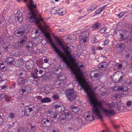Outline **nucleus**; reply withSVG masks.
I'll list each match as a JSON object with an SVG mask.
<instances>
[{
    "label": "nucleus",
    "instance_id": "2",
    "mask_svg": "<svg viewBox=\"0 0 132 132\" xmlns=\"http://www.w3.org/2000/svg\"><path fill=\"white\" fill-rule=\"evenodd\" d=\"M31 13L29 14L27 16L28 20L31 22L34 21L37 26L38 27V29H36L35 31V33L37 34L39 32H41L43 31H40L39 30L40 28H43V26L41 25V23L43 21V19L41 18H37L35 12H32V9H31Z\"/></svg>",
    "mask_w": 132,
    "mask_h": 132
},
{
    "label": "nucleus",
    "instance_id": "1",
    "mask_svg": "<svg viewBox=\"0 0 132 132\" xmlns=\"http://www.w3.org/2000/svg\"><path fill=\"white\" fill-rule=\"evenodd\" d=\"M56 41L58 45L63 48L65 53L67 55V57L65 56V61L61 59L70 68L71 73L75 76V81L78 82L79 85L83 88L87 95H95L94 92L91 90L88 83L82 77V73L80 69L77 65H74L75 60L70 54L72 51L69 49V47L66 46L64 47L61 42L58 39H56Z\"/></svg>",
    "mask_w": 132,
    "mask_h": 132
},
{
    "label": "nucleus",
    "instance_id": "7",
    "mask_svg": "<svg viewBox=\"0 0 132 132\" xmlns=\"http://www.w3.org/2000/svg\"><path fill=\"white\" fill-rule=\"evenodd\" d=\"M89 36V33L87 31H84L82 32V35L80 37V43H86L87 38Z\"/></svg>",
    "mask_w": 132,
    "mask_h": 132
},
{
    "label": "nucleus",
    "instance_id": "52",
    "mask_svg": "<svg viewBox=\"0 0 132 132\" xmlns=\"http://www.w3.org/2000/svg\"><path fill=\"white\" fill-rule=\"evenodd\" d=\"M3 48H4V50H5L7 51H9V50H10V48L8 47L7 46H6L5 45H3Z\"/></svg>",
    "mask_w": 132,
    "mask_h": 132
},
{
    "label": "nucleus",
    "instance_id": "58",
    "mask_svg": "<svg viewBox=\"0 0 132 132\" xmlns=\"http://www.w3.org/2000/svg\"><path fill=\"white\" fill-rule=\"evenodd\" d=\"M91 8V9H92V10H94L97 7V6L96 5H93L90 6Z\"/></svg>",
    "mask_w": 132,
    "mask_h": 132
},
{
    "label": "nucleus",
    "instance_id": "31",
    "mask_svg": "<svg viewBox=\"0 0 132 132\" xmlns=\"http://www.w3.org/2000/svg\"><path fill=\"white\" fill-rule=\"evenodd\" d=\"M106 5H104L103 6L97 10L95 12L96 14H98L100 13L105 7Z\"/></svg>",
    "mask_w": 132,
    "mask_h": 132
},
{
    "label": "nucleus",
    "instance_id": "16",
    "mask_svg": "<svg viewBox=\"0 0 132 132\" xmlns=\"http://www.w3.org/2000/svg\"><path fill=\"white\" fill-rule=\"evenodd\" d=\"M27 40L26 36H24L21 38L20 39L17 43V45L19 47H21L25 43Z\"/></svg>",
    "mask_w": 132,
    "mask_h": 132
},
{
    "label": "nucleus",
    "instance_id": "27",
    "mask_svg": "<svg viewBox=\"0 0 132 132\" xmlns=\"http://www.w3.org/2000/svg\"><path fill=\"white\" fill-rule=\"evenodd\" d=\"M59 11L58 13L60 15H64L67 13V12L63 8L59 9Z\"/></svg>",
    "mask_w": 132,
    "mask_h": 132
},
{
    "label": "nucleus",
    "instance_id": "9",
    "mask_svg": "<svg viewBox=\"0 0 132 132\" xmlns=\"http://www.w3.org/2000/svg\"><path fill=\"white\" fill-rule=\"evenodd\" d=\"M125 45L124 43H120L117 44L116 46L117 52L118 53H120L124 50Z\"/></svg>",
    "mask_w": 132,
    "mask_h": 132
},
{
    "label": "nucleus",
    "instance_id": "13",
    "mask_svg": "<svg viewBox=\"0 0 132 132\" xmlns=\"http://www.w3.org/2000/svg\"><path fill=\"white\" fill-rule=\"evenodd\" d=\"M54 107L55 110L59 112H61L62 111H64L65 109V107L61 103L55 105Z\"/></svg>",
    "mask_w": 132,
    "mask_h": 132
},
{
    "label": "nucleus",
    "instance_id": "15",
    "mask_svg": "<svg viewBox=\"0 0 132 132\" xmlns=\"http://www.w3.org/2000/svg\"><path fill=\"white\" fill-rule=\"evenodd\" d=\"M51 121L46 118H44L42 121V126L44 127H47L51 126Z\"/></svg>",
    "mask_w": 132,
    "mask_h": 132
},
{
    "label": "nucleus",
    "instance_id": "17",
    "mask_svg": "<svg viewBox=\"0 0 132 132\" xmlns=\"http://www.w3.org/2000/svg\"><path fill=\"white\" fill-rule=\"evenodd\" d=\"M46 114L47 116L54 118H56L58 114L56 112H53L52 110L47 111Z\"/></svg>",
    "mask_w": 132,
    "mask_h": 132
},
{
    "label": "nucleus",
    "instance_id": "43",
    "mask_svg": "<svg viewBox=\"0 0 132 132\" xmlns=\"http://www.w3.org/2000/svg\"><path fill=\"white\" fill-rule=\"evenodd\" d=\"M9 118L12 119L15 117V115L13 113H10L8 116Z\"/></svg>",
    "mask_w": 132,
    "mask_h": 132
},
{
    "label": "nucleus",
    "instance_id": "54",
    "mask_svg": "<svg viewBox=\"0 0 132 132\" xmlns=\"http://www.w3.org/2000/svg\"><path fill=\"white\" fill-rule=\"evenodd\" d=\"M132 104V102L130 101H128L126 103V105L127 107L130 106Z\"/></svg>",
    "mask_w": 132,
    "mask_h": 132
},
{
    "label": "nucleus",
    "instance_id": "47",
    "mask_svg": "<svg viewBox=\"0 0 132 132\" xmlns=\"http://www.w3.org/2000/svg\"><path fill=\"white\" fill-rule=\"evenodd\" d=\"M126 13V12H122L118 14V16L119 18H121L125 14V13Z\"/></svg>",
    "mask_w": 132,
    "mask_h": 132
},
{
    "label": "nucleus",
    "instance_id": "57",
    "mask_svg": "<svg viewBox=\"0 0 132 132\" xmlns=\"http://www.w3.org/2000/svg\"><path fill=\"white\" fill-rule=\"evenodd\" d=\"M31 76L32 77L35 79H37L38 77V76H35L33 73L31 74Z\"/></svg>",
    "mask_w": 132,
    "mask_h": 132
},
{
    "label": "nucleus",
    "instance_id": "23",
    "mask_svg": "<svg viewBox=\"0 0 132 132\" xmlns=\"http://www.w3.org/2000/svg\"><path fill=\"white\" fill-rule=\"evenodd\" d=\"M117 107L118 110L123 112H126L128 110L126 106H123V104H121V105L117 106Z\"/></svg>",
    "mask_w": 132,
    "mask_h": 132
},
{
    "label": "nucleus",
    "instance_id": "35",
    "mask_svg": "<svg viewBox=\"0 0 132 132\" xmlns=\"http://www.w3.org/2000/svg\"><path fill=\"white\" fill-rule=\"evenodd\" d=\"M72 111L75 113H77L79 111V108L78 107L74 106L72 108Z\"/></svg>",
    "mask_w": 132,
    "mask_h": 132
},
{
    "label": "nucleus",
    "instance_id": "45",
    "mask_svg": "<svg viewBox=\"0 0 132 132\" xmlns=\"http://www.w3.org/2000/svg\"><path fill=\"white\" fill-rule=\"evenodd\" d=\"M61 72V70L59 69H56L55 71L54 72V73L56 75H59Z\"/></svg>",
    "mask_w": 132,
    "mask_h": 132
},
{
    "label": "nucleus",
    "instance_id": "50",
    "mask_svg": "<svg viewBox=\"0 0 132 132\" xmlns=\"http://www.w3.org/2000/svg\"><path fill=\"white\" fill-rule=\"evenodd\" d=\"M52 97L54 100H57L59 99V97L57 94L54 95L52 96Z\"/></svg>",
    "mask_w": 132,
    "mask_h": 132
},
{
    "label": "nucleus",
    "instance_id": "14",
    "mask_svg": "<svg viewBox=\"0 0 132 132\" xmlns=\"http://www.w3.org/2000/svg\"><path fill=\"white\" fill-rule=\"evenodd\" d=\"M34 64L33 61L31 60H29L26 62L25 65L27 69L30 71L33 68Z\"/></svg>",
    "mask_w": 132,
    "mask_h": 132
},
{
    "label": "nucleus",
    "instance_id": "53",
    "mask_svg": "<svg viewBox=\"0 0 132 132\" xmlns=\"http://www.w3.org/2000/svg\"><path fill=\"white\" fill-rule=\"evenodd\" d=\"M112 89L114 91H118V86H113Z\"/></svg>",
    "mask_w": 132,
    "mask_h": 132
},
{
    "label": "nucleus",
    "instance_id": "33",
    "mask_svg": "<svg viewBox=\"0 0 132 132\" xmlns=\"http://www.w3.org/2000/svg\"><path fill=\"white\" fill-rule=\"evenodd\" d=\"M122 67V65L121 64L117 63L114 67V69L117 70L121 69Z\"/></svg>",
    "mask_w": 132,
    "mask_h": 132
},
{
    "label": "nucleus",
    "instance_id": "18",
    "mask_svg": "<svg viewBox=\"0 0 132 132\" xmlns=\"http://www.w3.org/2000/svg\"><path fill=\"white\" fill-rule=\"evenodd\" d=\"M88 113L89 114L85 118L86 120L88 121H92L94 119V117L93 114L90 113V112H88Z\"/></svg>",
    "mask_w": 132,
    "mask_h": 132
},
{
    "label": "nucleus",
    "instance_id": "28",
    "mask_svg": "<svg viewBox=\"0 0 132 132\" xmlns=\"http://www.w3.org/2000/svg\"><path fill=\"white\" fill-rule=\"evenodd\" d=\"M40 102L42 103H45L47 102H50L51 101L50 98L48 97H45L42 99Z\"/></svg>",
    "mask_w": 132,
    "mask_h": 132
},
{
    "label": "nucleus",
    "instance_id": "37",
    "mask_svg": "<svg viewBox=\"0 0 132 132\" xmlns=\"http://www.w3.org/2000/svg\"><path fill=\"white\" fill-rule=\"evenodd\" d=\"M119 103L117 102L116 103H114L112 102L111 104H109V107L110 108H112L114 107H115V105H119Z\"/></svg>",
    "mask_w": 132,
    "mask_h": 132
},
{
    "label": "nucleus",
    "instance_id": "20",
    "mask_svg": "<svg viewBox=\"0 0 132 132\" xmlns=\"http://www.w3.org/2000/svg\"><path fill=\"white\" fill-rule=\"evenodd\" d=\"M41 68L40 67H39L38 68H36L35 69V73L37 75L39 74H42L43 72L45 73L44 71L45 70L42 68H41L42 69H41Z\"/></svg>",
    "mask_w": 132,
    "mask_h": 132
},
{
    "label": "nucleus",
    "instance_id": "60",
    "mask_svg": "<svg viewBox=\"0 0 132 132\" xmlns=\"http://www.w3.org/2000/svg\"><path fill=\"white\" fill-rule=\"evenodd\" d=\"M3 75V74L2 72H0V81L2 79Z\"/></svg>",
    "mask_w": 132,
    "mask_h": 132
},
{
    "label": "nucleus",
    "instance_id": "46",
    "mask_svg": "<svg viewBox=\"0 0 132 132\" xmlns=\"http://www.w3.org/2000/svg\"><path fill=\"white\" fill-rule=\"evenodd\" d=\"M4 54V52L3 49L2 48H0V59L2 58Z\"/></svg>",
    "mask_w": 132,
    "mask_h": 132
},
{
    "label": "nucleus",
    "instance_id": "26",
    "mask_svg": "<svg viewBox=\"0 0 132 132\" xmlns=\"http://www.w3.org/2000/svg\"><path fill=\"white\" fill-rule=\"evenodd\" d=\"M60 80H57L55 83V85L57 86V85L59 86L63 82V80L62 79V76H60Z\"/></svg>",
    "mask_w": 132,
    "mask_h": 132
},
{
    "label": "nucleus",
    "instance_id": "21",
    "mask_svg": "<svg viewBox=\"0 0 132 132\" xmlns=\"http://www.w3.org/2000/svg\"><path fill=\"white\" fill-rule=\"evenodd\" d=\"M45 92L46 93L52 92L54 89V88H52L51 86L48 85L45 86Z\"/></svg>",
    "mask_w": 132,
    "mask_h": 132
},
{
    "label": "nucleus",
    "instance_id": "10",
    "mask_svg": "<svg viewBox=\"0 0 132 132\" xmlns=\"http://www.w3.org/2000/svg\"><path fill=\"white\" fill-rule=\"evenodd\" d=\"M31 78L29 77L27 79H25L22 77H20L17 81L18 84L19 86L26 85L27 84V82L28 81V80H30Z\"/></svg>",
    "mask_w": 132,
    "mask_h": 132
},
{
    "label": "nucleus",
    "instance_id": "34",
    "mask_svg": "<svg viewBox=\"0 0 132 132\" xmlns=\"http://www.w3.org/2000/svg\"><path fill=\"white\" fill-rule=\"evenodd\" d=\"M125 85L128 86L129 85H132V80L129 79H127L125 82Z\"/></svg>",
    "mask_w": 132,
    "mask_h": 132
},
{
    "label": "nucleus",
    "instance_id": "59",
    "mask_svg": "<svg viewBox=\"0 0 132 132\" xmlns=\"http://www.w3.org/2000/svg\"><path fill=\"white\" fill-rule=\"evenodd\" d=\"M109 42V41L107 39L105 40L104 41V45L105 46L107 45L108 44Z\"/></svg>",
    "mask_w": 132,
    "mask_h": 132
},
{
    "label": "nucleus",
    "instance_id": "40",
    "mask_svg": "<svg viewBox=\"0 0 132 132\" xmlns=\"http://www.w3.org/2000/svg\"><path fill=\"white\" fill-rule=\"evenodd\" d=\"M132 37L131 36H129L125 38H124V40H125L127 42H130L131 41Z\"/></svg>",
    "mask_w": 132,
    "mask_h": 132
},
{
    "label": "nucleus",
    "instance_id": "36",
    "mask_svg": "<svg viewBox=\"0 0 132 132\" xmlns=\"http://www.w3.org/2000/svg\"><path fill=\"white\" fill-rule=\"evenodd\" d=\"M30 106L29 105L28 106L25 107L24 108L25 110H26L27 112L29 113L31 112L33 110L32 108L30 107Z\"/></svg>",
    "mask_w": 132,
    "mask_h": 132
},
{
    "label": "nucleus",
    "instance_id": "3",
    "mask_svg": "<svg viewBox=\"0 0 132 132\" xmlns=\"http://www.w3.org/2000/svg\"><path fill=\"white\" fill-rule=\"evenodd\" d=\"M46 40L48 43H50L52 47L54 49L55 53L57 54L63 60L65 61V56L64 54L58 49L55 45L53 42H52L51 38H50L46 39Z\"/></svg>",
    "mask_w": 132,
    "mask_h": 132
},
{
    "label": "nucleus",
    "instance_id": "56",
    "mask_svg": "<svg viewBox=\"0 0 132 132\" xmlns=\"http://www.w3.org/2000/svg\"><path fill=\"white\" fill-rule=\"evenodd\" d=\"M21 53L19 52H16L14 53V55L16 56H18L21 55Z\"/></svg>",
    "mask_w": 132,
    "mask_h": 132
},
{
    "label": "nucleus",
    "instance_id": "29",
    "mask_svg": "<svg viewBox=\"0 0 132 132\" xmlns=\"http://www.w3.org/2000/svg\"><path fill=\"white\" fill-rule=\"evenodd\" d=\"M107 63L106 62L102 63L98 65V67L100 69H102L106 67L107 66Z\"/></svg>",
    "mask_w": 132,
    "mask_h": 132
},
{
    "label": "nucleus",
    "instance_id": "63",
    "mask_svg": "<svg viewBox=\"0 0 132 132\" xmlns=\"http://www.w3.org/2000/svg\"><path fill=\"white\" fill-rule=\"evenodd\" d=\"M103 47H101L98 46L96 48V49L98 50H102L103 49Z\"/></svg>",
    "mask_w": 132,
    "mask_h": 132
},
{
    "label": "nucleus",
    "instance_id": "42",
    "mask_svg": "<svg viewBox=\"0 0 132 132\" xmlns=\"http://www.w3.org/2000/svg\"><path fill=\"white\" fill-rule=\"evenodd\" d=\"M107 28L106 27H103L99 30V32L101 33H104L106 30Z\"/></svg>",
    "mask_w": 132,
    "mask_h": 132
},
{
    "label": "nucleus",
    "instance_id": "22",
    "mask_svg": "<svg viewBox=\"0 0 132 132\" xmlns=\"http://www.w3.org/2000/svg\"><path fill=\"white\" fill-rule=\"evenodd\" d=\"M17 76H18L20 77H23L26 76V72L24 70H18L17 71Z\"/></svg>",
    "mask_w": 132,
    "mask_h": 132
},
{
    "label": "nucleus",
    "instance_id": "19",
    "mask_svg": "<svg viewBox=\"0 0 132 132\" xmlns=\"http://www.w3.org/2000/svg\"><path fill=\"white\" fill-rule=\"evenodd\" d=\"M6 62L9 65H12L14 61V59L12 57H7L6 60Z\"/></svg>",
    "mask_w": 132,
    "mask_h": 132
},
{
    "label": "nucleus",
    "instance_id": "6",
    "mask_svg": "<svg viewBox=\"0 0 132 132\" xmlns=\"http://www.w3.org/2000/svg\"><path fill=\"white\" fill-rule=\"evenodd\" d=\"M22 0H16L18 2L21 1ZM24 2L26 3L28 6L29 9V14L31 13V9H32V12H34L33 9L36 7V6L34 5L33 2L32 0H28V3L27 2V0H23Z\"/></svg>",
    "mask_w": 132,
    "mask_h": 132
},
{
    "label": "nucleus",
    "instance_id": "11",
    "mask_svg": "<svg viewBox=\"0 0 132 132\" xmlns=\"http://www.w3.org/2000/svg\"><path fill=\"white\" fill-rule=\"evenodd\" d=\"M48 28L47 25H45L44 26L43 28H40L39 30L40 31H43L46 37V39L50 38V35L49 33L47 32L48 30Z\"/></svg>",
    "mask_w": 132,
    "mask_h": 132
},
{
    "label": "nucleus",
    "instance_id": "61",
    "mask_svg": "<svg viewBox=\"0 0 132 132\" xmlns=\"http://www.w3.org/2000/svg\"><path fill=\"white\" fill-rule=\"evenodd\" d=\"M123 78V76H121L120 77V78H119V79L118 80V82H121L122 81V80Z\"/></svg>",
    "mask_w": 132,
    "mask_h": 132
},
{
    "label": "nucleus",
    "instance_id": "30",
    "mask_svg": "<svg viewBox=\"0 0 132 132\" xmlns=\"http://www.w3.org/2000/svg\"><path fill=\"white\" fill-rule=\"evenodd\" d=\"M101 26V24L100 23H96L93 25L92 27L93 29H98Z\"/></svg>",
    "mask_w": 132,
    "mask_h": 132
},
{
    "label": "nucleus",
    "instance_id": "41",
    "mask_svg": "<svg viewBox=\"0 0 132 132\" xmlns=\"http://www.w3.org/2000/svg\"><path fill=\"white\" fill-rule=\"evenodd\" d=\"M18 64L19 66H21L23 65L24 63L22 61V59H20L18 60Z\"/></svg>",
    "mask_w": 132,
    "mask_h": 132
},
{
    "label": "nucleus",
    "instance_id": "12",
    "mask_svg": "<svg viewBox=\"0 0 132 132\" xmlns=\"http://www.w3.org/2000/svg\"><path fill=\"white\" fill-rule=\"evenodd\" d=\"M15 20H17L19 23H21L23 20V18L22 12L20 11H18L14 15Z\"/></svg>",
    "mask_w": 132,
    "mask_h": 132
},
{
    "label": "nucleus",
    "instance_id": "55",
    "mask_svg": "<svg viewBox=\"0 0 132 132\" xmlns=\"http://www.w3.org/2000/svg\"><path fill=\"white\" fill-rule=\"evenodd\" d=\"M7 67H6L5 65L4 66L2 67L1 68V70L2 71H5L7 69Z\"/></svg>",
    "mask_w": 132,
    "mask_h": 132
},
{
    "label": "nucleus",
    "instance_id": "24",
    "mask_svg": "<svg viewBox=\"0 0 132 132\" xmlns=\"http://www.w3.org/2000/svg\"><path fill=\"white\" fill-rule=\"evenodd\" d=\"M74 127L71 124L69 125L68 127H67L65 129V132H73L74 130Z\"/></svg>",
    "mask_w": 132,
    "mask_h": 132
},
{
    "label": "nucleus",
    "instance_id": "8",
    "mask_svg": "<svg viewBox=\"0 0 132 132\" xmlns=\"http://www.w3.org/2000/svg\"><path fill=\"white\" fill-rule=\"evenodd\" d=\"M31 91L30 87L29 86L23 87L19 89V93L21 94H28Z\"/></svg>",
    "mask_w": 132,
    "mask_h": 132
},
{
    "label": "nucleus",
    "instance_id": "39",
    "mask_svg": "<svg viewBox=\"0 0 132 132\" xmlns=\"http://www.w3.org/2000/svg\"><path fill=\"white\" fill-rule=\"evenodd\" d=\"M64 115L65 118H67L69 116H71V112L69 110H66L64 112Z\"/></svg>",
    "mask_w": 132,
    "mask_h": 132
},
{
    "label": "nucleus",
    "instance_id": "49",
    "mask_svg": "<svg viewBox=\"0 0 132 132\" xmlns=\"http://www.w3.org/2000/svg\"><path fill=\"white\" fill-rule=\"evenodd\" d=\"M121 96V95L119 94H115L113 97H115V99L119 98Z\"/></svg>",
    "mask_w": 132,
    "mask_h": 132
},
{
    "label": "nucleus",
    "instance_id": "51",
    "mask_svg": "<svg viewBox=\"0 0 132 132\" xmlns=\"http://www.w3.org/2000/svg\"><path fill=\"white\" fill-rule=\"evenodd\" d=\"M0 96L2 98H4V97H6V94L5 93H2L0 94Z\"/></svg>",
    "mask_w": 132,
    "mask_h": 132
},
{
    "label": "nucleus",
    "instance_id": "64",
    "mask_svg": "<svg viewBox=\"0 0 132 132\" xmlns=\"http://www.w3.org/2000/svg\"><path fill=\"white\" fill-rule=\"evenodd\" d=\"M24 115H27L28 114H29V113L28 112H27L26 110H24Z\"/></svg>",
    "mask_w": 132,
    "mask_h": 132
},
{
    "label": "nucleus",
    "instance_id": "4",
    "mask_svg": "<svg viewBox=\"0 0 132 132\" xmlns=\"http://www.w3.org/2000/svg\"><path fill=\"white\" fill-rule=\"evenodd\" d=\"M29 31V28L27 27L16 30L14 32L15 35L18 37L26 34Z\"/></svg>",
    "mask_w": 132,
    "mask_h": 132
},
{
    "label": "nucleus",
    "instance_id": "25",
    "mask_svg": "<svg viewBox=\"0 0 132 132\" xmlns=\"http://www.w3.org/2000/svg\"><path fill=\"white\" fill-rule=\"evenodd\" d=\"M118 91H125L128 89V88L127 87L123 86H118Z\"/></svg>",
    "mask_w": 132,
    "mask_h": 132
},
{
    "label": "nucleus",
    "instance_id": "32",
    "mask_svg": "<svg viewBox=\"0 0 132 132\" xmlns=\"http://www.w3.org/2000/svg\"><path fill=\"white\" fill-rule=\"evenodd\" d=\"M33 43L31 42H28L26 44V47L28 48H31L33 46Z\"/></svg>",
    "mask_w": 132,
    "mask_h": 132
},
{
    "label": "nucleus",
    "instance_id": "62",
    "mask_svg": "<svg viewBox=\"0 0 132 132\" xmlns=\"http://www.w3.org/2000/svg\"><path fill=\"white\" fill-rule=\"evenodd\" d=\"M36 127L34 125L31 127V129L32 130H35L36 129Z\"/></svg>",
    "mask_w": 132,
    "mask_h": 132
},
{
    "label": "nucleus",
    "instance_id": "48",
    "mask_svg": "<svg viewBox=\"0 0 132 132\" xmlns=\"http://www.w3.org/2000/svg\"><path fill=\"white\" fill-rule=\"evenodd\" d=\"M77 121L79 124L81 125L82 123V120L80 118H78L77 119Z\"/></svg>",
    "mask_w": 132,
    "mask_h": 132
},
{
    "label": "nucleus",
    "instance_id": "5",
    "mask_svg": "<svg viewBox=\"0 0 132 132\" xmlns=\"http://www.w3.org/2000/svg\"><path fill=\"white\" fill-rule=\"evenodd\" d=\"M66 94L68 100L69 101H71L76 98V93L73 89L68 90Z\"/></svg>",
    "mask_w": 132,
    "mask_h": 132
},
{
    "label": "nucleus",
    "instance_id": "44",
    "mask_svg": "<svg viewBox=\"0 0 132 132\" xmlns=\"http://www.w3.org/2000/svg\"><path fill=\"white\" fill-rule=\"evenodd\" d=\"M7 86L6 85H1L0 84V90L6 89L7 88Z\"/></svg>",
    "mask_w": 132,
    "mask_h": 132
},
{
    "label": "nucleus",
    "instance_id": "38",
    "mask_svg": "<svg viewBox=\"0 0 132 132\" xmlns=\"http://www.w3.org/2000/svg\"><path fill=\"white\" fill-rule=\"evenodd\" d=\"M59 9L58 8L54 7L52 10L51 12L54 14L58 13Z\"/></svg>",
    "mask_w": 132,
    "mask_h": 132
}]
</instances>
